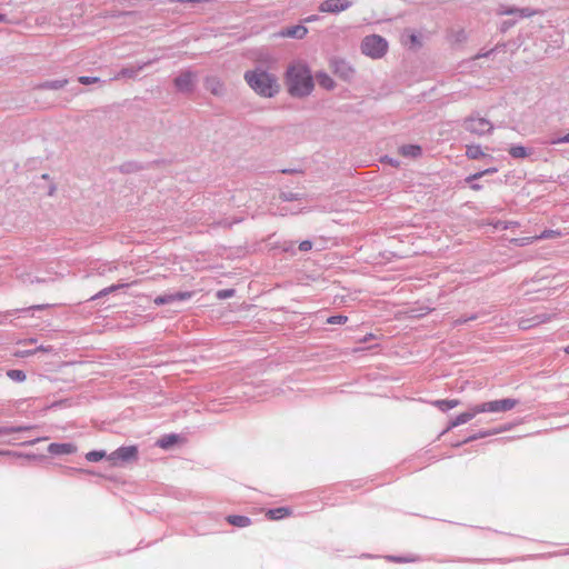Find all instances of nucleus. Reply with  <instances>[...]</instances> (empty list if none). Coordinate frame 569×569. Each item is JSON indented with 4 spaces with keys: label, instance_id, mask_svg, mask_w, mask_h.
Wrapping results in <instances>:
<instances>
[{
    "label": "nucleus",
    "instance_id": "obj_20",
    "mask_svg": "<svg viewBox=\"0 0 569 569\" xmlns=\"http://www.w3.org/2000/svg\"><path fill=\"white\" fill-rule=\"evenodd\" d=\"M400 153L405 157H412L416 158L421 154V148L416 144H406L400 147L399 149Z\"/></svg>",
    "mask_w": 569,
    "mask_h": 569
},
{
    "label": "nucleus",
    "instance_id": "obj_48",
    "mask_svg": "<svg viewBox=\"0 0 569 569\" xmlns=\"http://www.w3.org/2000/svg\"><path fill=\"white\" fill-rule=\"evenodd\" d=\"M44 439H46V438H38V439H36V440H31V441L26 442V445H33V443H36V442H38V441H41V440H44Z\"/></svg>",
    "mask_w": 569,
    "mask_h": 569
},
{
    "label": "nucleus",
    "instance_id": "obj_9",
    "mask_svg": "<svg viewBox=\"0 0 569 569\" xmlns=\"http://www.w3.org/2000/svg\"><path fill=\"white\" fill-rule=\"evenodd\" d=\"M137 458L138 449L136 446L120 447L109 456V459L112 461L121 460L123 462H129Z\"/></svg>",
    "mask_w": 569,
    "mask_h": 569
},
{
    "label": "nucleus",
    "instance_id": "obj_25",
    "mask_svg": "<svg viewBox=\"0 0 569 569\" xmlns=\"http://www.w3.org/2000/svg\"><path fill=\"white\" fill-rule=\"evenodd\" d=\"M317 80L320 87L331 90L335 88V81L326 73H319L317 74Z\"/></svg>",
    "mask_w": 569,
    "mask_h": 569
},
{
    "label": "nucleus",
    "instance_id": "obj_22",
    "mask_svg": "<svg viewBox=\"0 0 569 569\" xmlns=\"http://www.w3.org/2000/svg\"><path fill=\"white\" fill-rule=\"evenodd\" d=\"M441 411H448L459 405V400L452 399V400H436L432 403Z\"/></svg>",
    "mask_w": 569,
    "mask_h": 569
},
{
    "label": "nucleus",
    "instance_id": "obj_39",
    "mask_svg": "<svg viewBox=\"0 0 569 569\" xmlns=\"http://www.w3.org/2000/svg\"><path fill=\"white\" fill-rule=\"evenodd\" d=\"M312 248V242L309 240H303L299 244V249L301 251H309Z\"/></svg>",
    "mask_w": 569,
    "mask_h": 569
},
{
    "label": "nucleus",
    "instance_id": "obj_17",
    "mask_svg": "<svg viewBox=\"0 0 569 569\" xmlns=\"http://www.w3.org/2000/svg\"><path fill=\"white\" fill-rule=\"evenodd\" d=\"M477 413H480V411H477V406L473 407L471 410L467 412H462L456 417V419L450 423V427H457L463 423H467L470 421Z\"/></svg>",
    "mask_w": 569,
    "mask_h": 569
},
{
    "label": "nucleus",
    "instance_id": "obj_49",
    "mask_svg": "<svg viewBox=\"0 0 569 569\" xmlns=\"http://www.w3.org/2000/svg\"><path fill=\"white\" fill-rule=\"evenodd\" d=\"M129 166H130V164H128V163L122 164V166H121V171H123V172H128V171H129V169H128V167H129Z\"/></svg>",
    "mask_w": 569,
    "mask_h": 569
},
{
    "label": "nucleus",
    "instance_id": "obj_37",
    "mask_svg": "<svg viewBox=\"0 0 569 569\" xmlns=\"http://www.w3.org/2000/svg\"><path fill=\"white\" fill-rule=\"evenodd\" d=\"M551 319L550 316H548L547 313H541V315H537L533 320L536 321L535 323H543L546 321H549Z\"/></svg>",
    "mask_w": 569,
    "mask_h": 569
},
{
    "label": "nucleus",
    "instance_id": "obj_38",
    "mask_svg": "<svg viewBox=\"0 0 569 569\" xmlns=\"http://www.w3.org/2000/svg\"><path fill=\"white\" fill-rule=\"evenodd\" d=\"M550 143H551V144L569 143V133H567V134H566V136H563V137H560V138H557V139H552V140H550Z\"/></svg>",
    "mask_w": 569,
    "mask_h": 569
},
{
    "label": "nucleus",
    "instance_id": "obj_15",
    "mask_svg": "<svg viewBox=\"0 0 569 569\" xmlns=\"http://www.w3.org/2000/svg\"><path fill=\"white\" fill-rule=\"evenodd\" d=\"M68 84V79L49 80L34 87V90H60Z\"/></svg>",
    "mask_w": 569,
    "mask_h": 569
},
{
    "label": "nucleus",
    "instance_id": "obj_54",
    "mask_svg": "<svg viewBox=\"0 0 569 569\" xmlns=\"http://www.w3.org/2000/svg\"><path fill=\"white\" fill-rule=\"evenodd\" d=\"M0 455H9V452L0 451Z\"/></svg>",
    "mask_w": 569,
    "mask_h": 569
},
{
    "label": "nucleus",
    "instance_id": "obj_46",
    "mask_svg": "<svg viewBox=\"0 0 569 569\" xmlns=\"http://www.w3.org/2000/svg\"><path fill=\"white\" fill-rule=\"evenodd\" d=\"M282 199L286 201H291L295 199L292 193H282Z\"/></svg>",
    "mask_w": 569,
    "mask_h": 569
},
{
    "label": "nucleus",
    "instance_id": "obj_50",
    "mask_svg": "<svg viewBox=\"0 0 569 569\" xmlns=\"http://www.w3.org/2000/svg\"><path fill=\"white\" fill-rule=\"evenodd\" d=\"M491 52H492V50H491V51H488V52H486V53H483V54H478V56H476V59H478V58H480V57H488Z\"/></svg>",
    "mask_w": 569,
    "mask_h": 569
},
{
    "label": "nucleus",
    "instance_id": "obj_23",
    "mask_svg": "<svg viewBox=\"0 0 569 569\" xmlns=\"http://www.w3.org/2000/svg\"><path fill=\"white\" fill-rule=\"evenodd\" d=\"M124 287H128V283H119V284H112L108 288H104L102 290H100L98 293H96L94 296L91 297V300H96V299H99V298H102V297H106L107 295L111 293V292H114L117 291L118 289L120 288H124Z\"/></svg>",
    "mask_w": 569,
    "mask_h": 569
},
{
    "label": "nucleus",
    "instance_id": "obj_53",
    "mask_svg": "<svg viewBox=\"0 0 569 569\" xmlns=\"http://www.w3.org/2000/svg\"><path fill=\"white\" fill-rule=\"evenodd\" d=\"M566 353H569V345L565 348Z\"/></svg>",
    "mask_w": 569,
    "mask_h": 569
},
{
    "label": "nucleus",
    "instance_id": "obj_30",
    "mask_svg": "<svg viewBox=\"0 0 569 569\" xmlns=\"http://www.w3.org/2000/svg\"><path fill=\"white\" fill-rule=\"evenodd\" d=\"M32 427L27 426H19V427H2L0 428V436L1 435H10L12 432H21L26 430H30Z\"/></svg>",
    "mask_w": 569,
    "mask_h": 569
},
{
    "label": "nucleus",
    "instance_id": "obj_40",
    "mask_svg": "<svg viewBox=\"0 0 569 569\" xmlns=\"http://www.w3.org/2000/svg\"><path fill=\"white\" fill-rule=\"evenodd\" d=\"M210 0H169V2L171 3H174V2H178V3H184V2H190V3H202V2H209Z\"/></svg>",
    "mask_w": 569,
    "mask_h": 569
},
{
    "label": "nucleus",
    "instance_id": "obj_7",
    "mask_svg": "<svg viewBox=\"0 0 569 569\" xmlns=\"http://www.w3.org/2000/svg\"><path fill=\"white\" fill-rule=\"evenodd\" d=\"M331 67L333 73L345 81H350L355 77V68L346 60L335 59L331 62Z\"/></svg>",
    "mask_w": 569,
    "mask_h": 569
},
{
    "label": "nucleus",
    "instance_id": "obj_21",
    "mask_svg": "<svg viewBox=\"0 0 569 569\" xmlns=\"http://www.w3.org/2000/svg\"><path fill=\"white\" fill-rule=\"evenodd\" d=\"M290 515V510L286 507H280V508H276V509H270L268 512H267V516L269 519H272V520H279V519H282L287 516Z\"/></svg>",
    "mask_w": 569,
    "mask_h": 569
},
{
    "label": "nucleus",
    "instance_id": "obj_44",
    "mask_svg": "<svg viewBox=\"0 0 569 569\" xmlns=\"http://www.w3.org/2000/svg\"><path fill=\"white\" fill-rule=\"evenodd\" d=\"M154 303L160 306V305H166V299H164V296L161 295V296H158L156 299H154Z\"/></svg>",
    "mask_w": 569,
    "mask_h": 569
},
{
    "label": "nucleus",
    "instance_id": "obj_52",
    "mask_svg": "<svg viewBox=\"0 0 569 569\" xmlns=\"http://www.w3.org/2000/svg\"><path fill=\"white\" fill-rule=\"evenodd\" d=\"M33 308H34V309H39V310H40V309H43V308H44V306H36V307H33Z\"/></svg>",
    "mask_w": 569,
    "mask_h": 569
},
{
    "label": "nucleus",
    "instance_id": "obj_18",
    "mask_svg": "<svg viewBox=\"0 0 569 569\" xmlns=\"http://www.w3.org/2000/svg\"><path fill=\"white\" fill-rule=\"evenodd\" d=\"M227 521L236 527L244 528L251 525V519L246 516L230 515L227 517Z\"/></svg>",
    "mask_w": 569,
    "mask_h": 569
},
{
    "label": "nucleus",
    "instance_id": "obj_45",
    "mask_svg": "<svg viewBox=\"0 0 569 569\" xmlns=\"http://www.w3.org/2000/svg\"><path fill=\"white\" fill-rule=\"evenodd\" d=\"M487 435H488V433H486V432H485V433H480V435L471 436V437H469L468 439H466V440H465V442L473 441V440H476V439H478V438H482V437H485V436H487Z\"/></svg>",
    "mask_w": 569,
    "mask_h": 569
},
{
    "label": "nucleus",
    "instance_id": "obj_29",
    "mask_svg": "<svg viewBox=\"0 0 569 569\" xmlns=\"http://www.w3.org/2000/svg\"><path fill=\"white\" fill-rule=\"evenodd\" d=\"M497 171H498L497 168H493V167L492 168H488L486 170L479 171L477 173H473V174L467 177L466 178V182L470 183V182H472L475 180H478V179L482 178L486 174L495 173Z\"/></svg>",
    "mask_w": 569,
    "mask_h": 569
},
{
    "label": "nucleus",
    "instance_id": "obj_26",
    "mask_svg": "<svg viewBox=\"0 0 569 569\" xmlns=\"http://www.w3.org/2000/svg\"><path fill=\"white\" fill-rule=\"evenodd\" d=\"M177 440H178V436L168 435V436H164L161 439H159L157 443L159 447H161L163 449H169L177 442Z\"/></svg>",
    "mask_w": 569,
    "mask_h": 569
},
{
    "label": "nucleus",
    "instance_id": "obj_35",
    "mask_svg": "<svg viewBox=\"0 0 569 569\" xmlns=\"http://www.w3.org/2000/svg\"><path fill=\"white\" fill-rule=\"evenodd\" d=\"M78 81L81 83V84H92V83H98L100 82V79L98 77H87V76H81L78 78Z\"/></svg>",
    "mask_w": 569,
    "mask_h": 569
},
{
    "label": "nucleus",
    "instance_id": "obj_47",
    "mask_svg": "<svg viewBox=\"0 0 569 569\" xmlns=\"http://www.w3.org/2000/svg\"><path fill=\"white\" fill-rule=\"evenodd\" d=\"M470 188H471L472 190L478 191V190H480L482 187H481V184H479V183H471V184H470Z\"/></svg>",
    "mask_w": 569,
    "mask_h": 569
},
{
    "label": "nucleus",
    "instance_id": "obj_36",
    "mask_svg": "<svg viewBox=\"0 0 569 569\" xmlns=\"http://www.w3.org/2000/svg\"><path fill=\"white\" fill-rule=\"evenodd\" d=\"M234 289H222L217 291L216 296L218 299L231 298L234 295Z\"/></svg>",
    "mask_w": 569,
    "mask_h": 569
},
{
    "label": "nucleus",
    "instance_id": "obj_3",
    "mask_svg": "<svg viewBox=\"0 0 569 569\" xmlns=\"http://www.w3.org/2000/svg\"><path fill=\"white\" fill-rule=\"evenodd\" d=\"M388 50L387 40L379 34H370L361 41V52L372 59L382 58Z\"/></svg>",
    "mask_w": 569,
    "mask_h": 569
},
{
    "label": "nucleus",
    "instance_id": "obj_10",
    "mask_svg": "<svg viewBox=\"0 0 569 569\" xmlns=\"http://www.w3.org/2000/svg\"><path fill=\"white\" fill-rule=\"evenodd\" d=\"M153 61L154 60H149L138 64L137 67L122 68L113 78H111V80H119L121 78L136 79L138 73L146 67L150 66Z\"/></svg>",
    "mask_w": 569,
    "mask_h": 569
},
{
    "label": "nucleus",
    "instance_id": "obj_51",
    "mask_svg": "<svg viewBox=\"0 0 569 569\" xmlns=\"http://www.w3.org/2000/svg\"><path fill=\"white\" fill-rule=\"evenodd\" d=\"M7 21V17L4 14H0V22Z\"/></svg>",
    "mask_w": 569,
    "mask_h": 569
},
{
    "label": "nucleus",
    "instance_id": "obj_42",
    "mask_svg": "<svg viewBox=\"0 0 569 569\" xmlns=\"http://www.w3.org/2000/svg\"><path fill=\"white\" fill-rule=\"evenodd\" d=\"M34 350H37V352H39V351H41V352H51L52 351V347L51 346H39Z\"/></svg>",
    "mask_w": 569,
    "mask_h": 569
},
{
    "label": "nucleus",
    "instance_id": "obj_16",
    "mask_svg": "<svg viewBox=\"0 0 569 569\" xmlns=\"http://www.w3.org/2000/svg\"><path fill=\"white\" fill-rule=\"evenodd\" d=\"M308 30L306 27L298 24L293 27L286 28L281 31V36L288 38L302 39L307 34Z\"/></svg>",
    "mask_w": 569,
    "mask_h": 569
},
{
    "label": "nucleus",
    "instance_id": "obj_24",
    "mask_svg": "<svg viewBox=\"0 0 569 569\" xmlns=\"http://www.w3.org/2000/svg\"><path fill=\"white\" fill-rule=\"evenodd\" d=\"M466 156L469 159H479L485 157V153L482 152L481 147L479 144H471L467 146Z\"/></svg>",
    "mask_w": 569,
    "mask_h": 569
},
{
    "label": "nucleus",
    "instance_id": "obj_11",
    "mask_svg": "<svg viewBox=\"0 0 569 569\" xmlns=\"http://www.w3.org/2000/svg\"><path fill=\"white\" fill-rule=\"evenodd\" d=\"M560 236H561V232L559 230H545L538 236L513 239L512 241L516 242L518 246H526L528 243L533 242L535 240L555 239Z\"/></svg>",
    "mask_w": 569,
    "mask_h": 569
},
{
    "label": "nucleus",
    "instance_id": "obj_5",
    "mask_svg": "<svg viewBox=\"0 0 569 569\" xmlns=\"http://www.w3.org/2000/svg\"><path fill=\"white\" fill-rule=\"evenodd\" d=\"M518 403L516 399H500L493 400L489 402H483L481 405H477V411L480 412H505L513 409Z\"/></svg>",
    "mask_w": 569,
    "mask_h": 569
},
{
    "label": "nucleus",
    "instance_id": "obj_31",
    "mask_svg": "<svg viewBox=\"0 0 569 569\" xmlns=\"http://www.w3.org/2000/svg\"><path fill=\"white\" fill-rule=\"evenodd\" d=\"M106 452L104 451H90L86 455V459L91 462L100 461L102 458H104Z\"/></svg>",
    "mask_w": 569,
    "mask_h": 569
},
{
    "label": "nucleus",
    "instance_id": "obj_19",
    "mask_svg": "<svg viewBox=\"0 0 569 569\" xmlns=\"http://www.w3.org/2000/svg\"><path fill=\"white\" fill-rule=\"evenodd\" d=\"M167 303H172L176 301H184L191 298L192 293L184 291V292H176V293H166L163 295Z\"/></svg>",
    "mask_w": 569,
    "mask_h": 569
},
{
    "label": "nucleus",
    "instance_id": "obj_1",
    "mask_svg": "<svg viewBox=\"0 0 569 569\" xmlns=\"http://www.w3.org/2000/svg\"><path fill=\"white\" fill-rule=\"evenodd\" d=\"M284 84L288 93L293 98L308 97L315 87L309 68L301 62H296L288 67L284 76Z\"/></svg>",
    "mask_w": 569,
    "mask_h": 569
},
{
    "label": "nucleus",
    "instance_id": "obj_28",
    "mask_svg": "<svg viewBox=\"0 0 569 569\" xmlns=\"http://www.w3.org/2000/svg\"><path fill=\"white\" fill-rule=\"evenodd\" d=\"M7 376L11 380L17 381V382H22L27 378L24 371L19 370V369H11V370L7 371Z\"/></svg>",
    "mask_w": 569,
    "mask_h": 569
},
{
    "label": "nucleus",
    "instance_id": "obj_32",
    "mask_svg": "<svg viewBox=\"0 0 569 569\" xmlns=\"http://www.w3.org/2000/svg\"><path fill=\"white\" fill-rule=\"evenodd\" d=\"M451 37L455 42H463L467 40V33L463 29L452 31Z\"/></svg>",
    "mask_w": 569,
    "mask_h": 569
},
{
    "label": "nucleus",
    "instance_id": "obj_12",
    "mask_svg": "<svg viewBox=\"0 0 569 569\" xmlns=\"http://www.w3.org/2000/svg\"><path fill=\"white\" fill-rule=\"evenodd\" d=\"M204 88L217 97H222L226 93L223 82L217 77H207L204 80Z\"/></svg>",
    "mask_w": 569,
    "mask_h": 569
},
{
    "label": "nucleus",
    "instance_id": "obj_43",
    "mask_svg": "<svg viewBox=\"0 0 569 569\" xmlns=\"http://www.w3.org/2000/svg\"><path fill=\"white\" fill-rule=\"evenodd\" d=\"M37 340L33 339V338H29V339H24V340H20L18 343L19 345H22V346H27V345H33L36 343Z\"/></svg>",
    "mask_w": 569,
    "mask_h": 569
},
{
    "label": "nucleus",
    "instance_id": "obj_41",
    "mask_svg": "<svg viewBox=\"0 0 569 569\" xmlns=\"http://www.w3.org/2000/svg\"><path fill=\"white\" fill-rule=\"evenodd\" d=\"M476 318H477V316H476V315H472V316H470V317H468V318H459V319H457V320L455 321V323H456V325H461V323H465V322H467V321H469V320H475Z\"/></svg>",
    "mask_w": 569,
    "mask_h": 569
},
{
    "label": "nucleus",
    "instance_id": "obj_14",
    "mask_svg": "<svg viewBox=\"0 0 569 569\" xmlns=\"http://www.w3.org/2000/svg\"><path fill=\"white\" fill-rule=\"evenodd\" d=\"M77 451V447L72 443H50L48 452L51 455H71Z\"/></svg>",
    "mask_w": 569,
    "mask_h": 569
},
{
    "label": "nucleus",
    "instance_id": "obj_6",
    "mask_svg": "<svg viewBox=\"0 0 569 569\" xmlns=\"http://www.w3.org/2000/svg\"><path fill=\"white\" fill-rule=\"evenodd\" d=\"M196 80H197V74L190 70H186V71H182L174 79V87L180 92L190 93L194 89Z\"/></svg>",
    "mask_w": 569,
    "mask_h": 569
},
{
    "label": "nucleus",
    "instance_id": "obj_33",
    "mask_svg": "<svg viewBox=\"0 0 569 569\" xmlns=\"http://www.w3.org/2000/svg\"><path fill=\"white\" fill-rule=\"evenodd\" d=\"M348 320V318L346 316H342V315H338V316H331L327 319V323L329 325H342V323H346Z\"/></svg>",
    "mask_w": 569,
    "mask_h": 569
},
{
    "label": "nucleus",
    "instance_id": "obj_34",
    "mask_svg": "<svg viewBox=\"0 0 569 569\" xmlns=\"http://www.w3.org/2000/svg\"><path fill=\"white\" fill-rule=\"evenodd\" d=\"M34 353H37V350H33V349H21V350H16L13 352V356L17 357V358H26V357L32 356Z\"/></svg>",
    "mask_w": 569,
    "mask_h": 569
},
{
    "label": "nucleus",
    "instance_id": "obj_2",
    "mask_svg": "<svg viewBox=\"0 0 569 569\" xmlns=\"http://www.w3.org/2000/svg\"><path fill=\"white\" fill-rule=\"evenodd\" d=\"M243 79L249 88L259 97L273 98L280 92V83L276 74L263 67L247 70Z\"/></svg>",
    "mask_w": 569,
    "mask_h": 569
},
{
    "label": "nucleus",
    "instance_id": "obj_4",
    "mask_svg": "<svg viewBox=\"0 0 569 569\" xmlns=\"http://www.w3.org/2000/svg\"><path fill=\"white\" fill-rule=\"evenodd\" d=\"M462 127L466 131L477 137H482L493 131V124L488 119L482 118L479 114H471L465 118Z\"/></svg>",
    "mask_w": 569,
    "mask_h": 569
},
{
    "label": "nucleus",
    "instance_id": "obj_8",
    "mask_svg": "<svg viewBox=\"0 0 569 569\" xmlns=\"http://www.w3.org/2000/svg\"><path fill=\"white\" fill-rule=\"evenodd\" d=\"M352 2L349 0H325L319 6L320 12L339 13L351 7Z\"/></svg>",
    "mask_w": 569,
    "mask_h": 569
},
{
    "label": "nucleus",
    "instance_id": "obj_13",
    "mask_svg": "<svg viewBox=\"0 0 569 569\" xmlns=\"http://www.w3.org/2000/svg\"><path fill=\"white\" fill-rule=\"evenodd\" d=\"M499 13L503 14V16L519 14L522 18H530V17L541 13V11L531 9L529 7H526V8L507 7L503 10H501Z\"/></svg>",
    "mask_w": 569,
    "mask_h": 569
},
{
    "label": "nucleus",
    "instance_id": "obj_27",
    "mask_svg": "<svg viewBox=\"0 0 569 569\" xmlns=\"http://www.w3.org/2000/svg\"><path fill=\"white\" fill-rule=\"evenodd\" d=\"M509 154L515 159L526 158L529 153L522 146H512L509 149Z\"/></svg>",
    "mask_w": 569,
    "mask_h": 569
}]
</instances>
